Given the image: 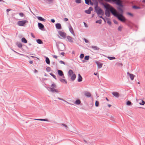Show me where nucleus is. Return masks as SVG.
Returning <instances> with one entry per match:
<instances>
[{"label":"nucleus","mask_w":145,"mask_h":145,"mask_svg":"<svg viewBox=\"0 0 145 145\" xmlns=\"http://www.w3.org/2000/svg\"><path fill=\"white\" fill-rule=\"evenodd\" d=\"M50 74L55 79H57L56 76L53 74L52 73H50Z\"/></svg>","instance_id":"nucleus-34"},{"label":"nucleus","mask_w":145,"mask_h":145,"mask_svg":"<svg viewBox=\"0 0 145 145\" xmlns=\"http://www.w3.org/2000/svg\"><path fill=\"white\" fill-rule=\"evenodd\" d=\"M118 9L121 12V13L120 14H122H122L123 12V9H122V8L121 7H119L118 8ZM118 13L119 14V13Z\"/></svg>","instance_id":"nucleus-32"},{"label":"nucleus","mask_w":145,"mask_h":145,"mask_svg":"<svg viewBox=\"0 0 145 145\" xmlns=\"http://www.w3.org/2000/svg\"><path fill=\"white\" fill-rule=\"evenodd\" d=\"M84 57V54H81L80 56V57L81 59H82Z\"/></svg>","instance_id":"nucleus-43"},{"label":"nucleus","mask_w":145,"mask_h":145,"mask_svg":"<svg viewBox=\"0 0 145 145\" xmlns=\"http://www.w3.org/2000/svg\"><path fill=\"white\" fill-rule=\"evenodd\" d=\"M52 88H56L57 86L54 83L52 84L51 86Z\"/></svg>","instance_id":"nucleus-38"},{"label":"nucleus","mask_w":145,"mask_h":145,"mask_svg":"<svg viewBox=\"0 0 145 145\" xmlns=\"http://www.w3.org/2000/svg\"><path fill=\"white\" fill-rule=\"evenodd\" d=\"M139 104L141 105H143L145 104V102L143 100L142 101V103H140Z\"/></svg>","instance_id":"nucleus-37"},{"label":"nucleus","mask_w":145,"mask_h":145,"mask_svg":"<svg viewBox=\"0 0 145 145\" xmlns=\"http://www.w3.org/2000/svg\"><path fill=\"white\" fill-rule=\"evenodd\" d=\"M85 3L88 5H89V3L91 1V0H85Z\"/></svg>","instance_id":"nucleus-35"},{"label":"nucleus","mask_w":145,"mask_h":145,"mask_svg":"<svg viewBox=\"0 0 145 145\" xmlns=\"http://www.w3.org/2000/svg\"><path fill=\"white\" fill-rule=\"evenodd\" d=\"M73 74V71L71 69H70L69 70L68 72V75L69 76H71V75H72Z\"/></svg>","instance_id":"nucleus-16"},{"label":"nucleus","mask_w":145,"mask_h":145,"mask_svg":"<svg viewBox=\"0 0 145 145\" xmlns=\"http://www.w3.org/2000/svg\"><path fill=\"white\" fill-rule=\"evenodd\" d=\"M46 57L45 61L46 63H50V61L49 58L47 57Z\"/></svg>","instance_id":"nucleus-24"},{"label":"nucleus","mask_w":145,"mask_h":145,"mask_svg":"<svg viewBox=\"0 0 145 145\" xmlns=\"http://www.w3.org/2000/svg\"><path fill=\"white\" fill-rule=\"evenodd\" d=\"M132 8H133L135 9H140L141 8L140 7L137 6L136 5H133L132 6Z\"/></svg>","instance_id":"nucleus-29"},{"label":"nucleus","mask_w":145,"mask_h":145,"mask_svg":"<svg viewBox=\"0 0 145 145\" xmlns=\"http://www.w3.org/2000/svg\"><path fill=\"white\" fill-rule=\"evenodd\" d=\"M31 35L32 37L33 38H35V35H33V33H31Z\"/></svg>","instance_id":"nucleus-51"},{"label":"nucleus","mask_w":145,"mask_h":145,"mask_svg":"<svg viewBox=\"0 0 145 145\" xmlns=\"http://www.w3.org/2000/svg\"><path fill=\"white\" fill-rule=\"evenodd\" d=\"M68 20V19L67 18H65L64 19V20L65 22H66Z\"/></svg>","instance_id":"nucleus-52"},{"label":"nucleus","mask_w":145,"mask_h":145,"mask_svg":"<svg viewBox=\"0 0 145 145\" xmlns=\"http://www.w3.org/2000/svg\"><path fill=\"white\" fill-rule=\"evenodd\" d=\"M58 33L63 38L65 39L66 38V34L64 32L60 31H58Z\"/></svg>","instance_id":"nucleus-5"},{"label":"nucleus","mask_w":145,"mask_h":145,"mask_svg":"<svg viewBox=\"0 0 145 145\" xmlns=\"http://www.w3.org/2000/svg\"><path fill=\"white\" fill-rule=\"evenodd\" d=\"M28 22V21L26 20L19 21L17 22V25L19 26H24L26 23Z\"/></svg>","instance_id":"nucleus-4"},{"label":"nucleus","mask_w":145,"mask_h":145,"mask_svg":"<svg viewBox=\"0 0 145 145\" xmlns=\"http://www.w3.org/2000/svg\"><path fill=\"white\" fill-rule=\"evenodd\" d=\"M10 9H7V10H6V11L7 12H9V11H10Z\"/></svg>","instance_id":"nucleus-61"},{"label":"nucleus","mask_w":145,"mask_h":145,"mask_svg":"<svg viewBox=\"0 0 145 145\" xmlns=\"http://www.w3.org/2000/svg\"><path fill=\"white\" fill-rule=\"evenodd\" d=\"M115 3L119 6L122 7H123V5L120 0H115Z\"/></svg>","instance_id":"nucleus-6"},{"label":"nucleus","mask_w":145,"mask_h":145,"mask_svg":"<svg viewBox=\"0 0 145 145\" xmlns=\"http://www.w3.org/2000/svg\"><path fill=\"white\" fill-rule=\"evenodd\" d=\"M114 22L116 24H118V22L115 21H114Z\"/></svg>","instance_id":"nucleus-63"},{"label":"nucleus","mask_w":145,"mask_h":145,"mask_svg":"<svg viewBox=\"0 0 145 145\" xmlns=\"http://www.w3.org/2000/svg\"><path fill=\"white\" fill-rule=\"evenodd\" d=\"M99 105V102L97 101H96L95 103V106L97 107Z\"/></svg>","instance_id":"nucleus-41"},{"label":"nucleus","mask_w":145,"mask_h":145,"mask_svg":"<svg viewBox=\"0 0 145 145\" xmlns=\"http://www.w3.org/2000/svg\"><path fill=\"white\" fill-rule=\"evenodd\" d=\"M59 62L60 63H65L64 62L61 60L59 61Z\"/></svg>","instance_id":"nucleus-55"},{"label":"nucleus","mask_w":145,"mask_h":145,"mask_svg":"<svg viewBox=\"0 0 145 145\" xmlns=\"http://www.w3.org/2000/svg\"><path fill=\"white\" fill-rule=\"evenodd\" d=\"M84 25L85 27H88V26H87V24H86V23H85L84 22Z\"/></svg>","instance_id":"nucleus-56"},{"label":"nucleus","mask_w":145,"mask_h":145,"mask_svg":"<svg viewBox=\"0 0 145 145\" xmlns=\"http://www.w3.org/2000/svg\"><path fill=\"white\" fill-rule=\"evenodd\" d=\"M90 4L92 5H93V3L91 2V1H90L89 2Z\"/></svg>","instance_id":"nucleus-58"},{"label":"nucleus","mask_w":145,"mask_h":145,"mask_svg":"<svg viewBox=\"0 0 145 145\" xmlns=\"http://www.w3.org/2000/svg\"><path fill=\"white\" fill-rule=\"evenodd\" d=\"M102 20L101 19H100L99 20L96 21L95 23H99L100 24H101L102 23Z\"/></svg>","instance_id":"nucleus-31"},{"label":"nucleus","mask_w":145,"mask_h":145,"mask_svg":"<svg viewBox=\"0 0 145 145\" xmlns=\"http://www.w3.org/2000/svg\"><path fill=\"white\" fill-rule=\"evenodd\" d=\"M57 98H58V99H59V100H63V101H64V100L63 99H61V98H60L58 97Z\"/></svg>","instance_id":"nucleus-60"},{"label":"nucleus","mask_w":145,"mask_h":145,"mask_svg":"<svg viewBox=\"0 0 145 145\" xmlns=\"http://www.w3.org/2000/svg\"><path fill=\"white\" fill-rule=\"evenodd\" d=\"M22 42L25 43H26L27 42V40L24 37H23L22 39Z\"/></svg>","instance_id":"nucleus-23"},{"label":"nucleus","mask_w":145,"mask_h":145,"mask_svg":"<svg viewBox=\"0 0 145 145\" xmlns=\"http://www.w3.org/2000/svg\"><path fill=\"white\" fill-rule=\"evenodd\" d=\"M37 42L40 44H43V42L42 40L40 39H38L37 40Z\"/></svg>","instance_id":"nucleus-26"},{"label":"nucleus","mask_w":145,"mask_h":145,"mask_svg":"<svg viewBox=\"0 0 145 145\" xmlns=\"http://www.w3.org/2000/svg\"><path fill=\"white\" fill-rule=\"evenodd\" d=\"M57 47L59 50L60 51H63L65 49L64 45L63 43H61L57 45Z\"/></svg>","instance_id":"nucleus-3"},{"label":"nucleus","mask_w":145,"mask_h":145,"mask_svg":"<svg viewBox=\"0 0 145 145\" xmlns=\"http://www.w3.org/2000/svg\"><path fill=\"white\" fill-rule=\"evenodd\" d=\"M61 54L62 55L64 56L65 55V53L63 52H62L61 53Z\"/></svg>","instance_id":"nucleus-57"},{"label":"nucleus","mask_w":145,"mask_h":145,"mask_svg":"<svg viewBox=\"0 0 145 145\" xmlns=\"http://www.w3.org/2000/svg\"><path fill=\"white\" fill-rule=\"evenodd\" d=\"M35 120L38 121H48V120L46 119H35Z\"/></svg>","instance_id":"nucleus-27"},{"label":"nucleus","mask_w":145,"mask_h":145,"mask_svg":"<svg viewBox=\"0 0 145 145\" xmlns=\"http://www.w3.org/2000/svg\"><path fill=\"white\" fill-rule=\"evenodd\" d=\"M106 19L107 20V23L109 25H111V22L109 20L110 18H106Z\"/></svg>","instance_id":"nucleus-30"},{"label":"nucleus","mask_w":145,"mask_h":145,"mask_svg":"<svg viewBox=\"0 0 145 145\" xmlns=\"http://www.w3.org/2000/svg\"><path fill=\"white\" fill-rule=\"evenodd\" d=\"M56 27L57 29H60L61 28V24L60 23H57L56 24Z\"/></svg>","instance_id":"nucleus-14"},{"label":"nucleus","mask_w":145,"mask_h":145,"mask_svg":"<svg viewBox=\"0 0 145 145\" xmlns=\"http://www.w3.org/2000/svg\"><path fill=\"white\" fill-rule=\"evenodd\" d=\"M97 65L98 68V69L101 68L102 67L103 64H97Z\"/></svg>","instance_id":"nucleus-33"},{"label":"nucleus","mask_w":145,"mask_h":145,"mask_svg":"<svg viewBox=\"0 0 145 145\" xmlns=\"http://www.w3.org/2000/svg\"><path fill=\"white\" fill-rule=\"evenodd\" d=\"M58 73L59 76H63V78H65V77L64 76L63 72L62 71L58 70Z\"/></svg>","instance_id":"nucleus-12"},{"label":"nucleus","mask_w":145,"mask_h":145,"mask_svg":"<svg viewBox=\"0 0 145 145\" xmlns=\"http://www.w3.org/2000/svg\"><path fill=\"white\" fill-rule=\"evenodd\" d=\"M81 0H76L75 2L77 3H81Z\"/></svg>","instance_id":"nucleus-44"},{"label":"nucleus","mask_w":145,"mask_h":145,"mask_svg":"<svg viewBox=\"0 0 145 145\" xmlns=\"http://www.w3.org/2000/svg\"><path fill=\"white\" fill-rule=\"evenodd\" d=\"M112 95L116 97H119V94L118 93L115 92L112 93Z\"/></svg>","instance_id":"nucleus-20"},{"label":"nucleus","mask_w":145,"mask_h":145,"mask_svg":"<svg viewBox=\"0 0 145 145\" xmlns=\"http://www.w3.org/2000/svg\"><path fill=\"white\" fill-rule=\"evenodd\" d=\"M81 103V101L79 100H76L75 102V103L76 105H79Z\"/></svg>","instance_id":"nucleus-28"},{"label":"nucleus","mask_w":145,"mask_h":145,"mask_svg":"<svg viewBox=\"0 0 145 145\" xmlns=\"http://www.w3.org/2000/svg\"><path fill=\"white\" fill-rule=\"evenodd\" d=\"M59 80L61 82L63 83H65V84H67V81L65 79L60 78H59Z\"/></svg>","instance_id":"nucleus-17"},{"label":"nucleus","mask_w":145,"mask_h":145,"mask_svg":"<svg viewBox=\"0 0 145 145\" xmlns=\"http://www.w3.org/2000/svg\"><path fill=\"white\" fill-rule=\"evenodd\" d=\"M51 22L52 23H54L55 22V20L53 19H51Z\"/></svg>","instance_id":"nucleus-53"},{"label":"nucleus","mask_w":145,"mask_h":145,"mask_svg":"<svg viewBox=\"0 0 145 145\" xmlns=\"http://www.w3.org/2000/svg\"><path fill=\"white\" fill-rule=\"evenodd\" d=\"M38 72V71L37 70H36V69H35V71H34V72L35 73H36L37 72Z\"/></svg>","instance_id":"nucleus-62"},{"label":"nucleus","mask_w":145,"mask_h":145,"mask_svg":"<svg viewBox=\"0 0 145 145\" xmlns=\"http://www.w3.org/2000/svg\"><path fill=\"white\" fill-rule=\"evenodd\" d=\"M84 40L85 41V42L86 43H88V40H87V39H86L84 38Z\"/></svg>","instance_id":"nucleus-54"},{"label":"nucleus","mask_w":145,"mask_h":145,"mask_svg":"<svg viewBox=\"0 0 145 145\" xmlns=\"http://www.w3.org/2000/svg\"><path fill=\"white\" fill-rule=\"evenodd\" d=\"M127 14L130 16H133V14L131 13H130V12H128L127 13Z\"/></svg>","instance_id":"nucleus-48"},{"label":"nucleus","mask_w":145,"mask_h":145,"mask_svg":"<svg viewBox=\"0 0 145 145\" xmlns=\"http://www.w3.org/2000/svg\"><path fill=\"white\" fill-rule=\"evenodd\" d=\"M122 27L121 26H119L118 28V30L119 31H121Z\"/></svg>","instance_id":"nucleus-45"},{"label":"nucleus","mask_w":145,"mask_h":145,"mask_svg":"<svg viewBox=\"0 0 145 145\" xmlns=\"http://www.w3.org/2000/svg\"><path fill=\"white\" fill-rule=\"evenodd\" d=\"M61 125H63V126H64V127H66V128H67V126L66 125H65V124H64L62 123V124H61Z\"/></svg>","instance_id":"nucleus-50"},{"label":"nucleus","mask_w":145,"mask_h":145,"mask_svg":"<svg viewBox=\"0 0 145 145\" xmlns=\"http://www.w3.org/2000/svg\"><path fill=\"white\" fill-rule=\"evenodd\" d=\"M48 1L50 3H52V0H48Z\"/></svg>","instance_id":"nucleus-59"},{"label":"nucleus","mask_w":145,"mask_h":145,"mask_svg":"<svg viewBox=\"0 0 145 145\" xmlns=\"http://www.w3.org/2000/svg\"><path fill=\"white\" fill-rule=\"evenodd\" d=\"M51 70V68L49 67H48L46 68V70L47 72H49Z\"/></svg>","instance_id":"nucleus-39"},{"label":"nucleus","mask_w":145,"mask_h":145,"mask_svg":"<svg viewBox=\"0 0 145 145\" xmlns=\"http://www.w3.org/2000/svg\"><path fill=\"white\" fill-rule=\"evenodd\" d=\"M102 4L104 8L106 9L105 14L106 16L110 17V12H111L112 14L116 17L121 21L123 22L126 21V19L125 18L122 14H119L116 10L113 7L108 3L105 4L103 3Z\"/></svg>","instance_id":"nucleus-1"},{"label":"nucleus","mask_w":145,"mask_h":145,"mask_svg":"<svg viewBox=\"0 0 145 145\" xmlns=\"http://www.w3.org/2000/svg\"><path fill=\"white\" fill-rule=\"evenodd\" d=\"M52 57L53 58H55V59H57V56L55 55H53Z\"/></svg>","instance_id":"nucleus-49"},{"label":"nucleus","mask_w":145,"mask_h":145,"mask_svg":"<svg viewBox=\"0 0 145 145\" xmlns=\"http://www.w3.org/2000/svg\"><path fill=\"white\" fill-rule=\"evenodd\" d=\"M16 44L19 48H21L22 47V44L21 43L17 42Z\"/></svg>","instance_id":"nucleus-25"},{"label":"nucleus","mask_w":145,"mask_h":145,"mask_svg":"<svg viewBox=\"0 0 145 145\" xmlns=\"http://www.w3.org/2000/svg\"><path fill=\"white\" fill-rule=\"evenodd\" d=\"M71 76V79L72 81L74 80L76 78V75L75 74H73Z\"/></svg>","instance_id":"nucleus-21"},{"label":"nucleus","mask_w":145,"mask_h":145,"mask_svg":"<svg viewBox=\"0 0 145 145\" xmlns=\"http://www.w3.org/2000/svg\"><path fill=\"white\" fill-rule=\"evenodd\" d=\"M89 56H86L84 57V59L86 60H88L89 58Z\"/></svg>","instance_id":"nucleus-40"},{"label":"nucleus","mask_w":145,"mask_h":145,"mask_svg":"<svg viewBox=\"0 0 145 145\" xmlns=\"http://www.w3.org/2000/svg\"><path fill=\"white\" fill-rule=\"evenodd\" d=\"M108 107H110L111 106V105H110V104H108Z\"/></svg>","instance_id":"nucleus-64"},{"label":"nucleus","mask_w":145,"mask_h":145,"mask_svg":"<svg viewBox=\"0 0 145 145\" xmlns=\"http://www.w3.org/2000/svg\"><path fill=\"white\" fill-rule=\"evenodd\" d=\"M38 26L39 28L40 29L42 30H43L44 28V25L40 23H38Z\"/></svg>","instance_id":"nucleus-10"},{"label":"nucleus","mask_w":145,"mask_h":145,"mask_svg":"<svg viewBox=\"0 0 145 145\" xmlns=\"http://www.w3.org/2000/svg\"><path fill=\"white\" fill-rule=\"evenodd\" d=\"M19 15L21 17H23L24 16V14L22 12H20L19 13Z\"/></svg>","instance_id":"nucleus-46"},{"label":"nucleus","mask_w":145,"mask_h":145,"mask_svg":"<svg viewBox=\"0 0 145 145\" xmlns=\"http://www.w3.org/2000/svg\"><path fill=\"white\" fill-rule=\"evenodd\" d=\"M37 18L40 21L45 22L46 20L45 19H44L40 16H38Z\"/></svg>","instance_id":"nucleus-19"},{"label":"nucleus","mask_w":145,"mask_h":145,"mask_svg":"<svg viewBox=\"0 0 145 145\" xmlns=\"http://www.w3.org/2000/svg\"><path fill=\"white\" fill-rule=\"evenodd\" d=\"M98 4H97L95 7V9L96 12L98 15L102 14H103V12L102 9L98 7Z\"/></svg>","instance_id":"nucleus-2"},{"label":"nucleus","mask_w":145,"mask_h":145,"mask_svg":"<svg viewBox=\"0 0 145 145\" xmlns=\"http://www.w3.org/2000/svg\"><path fill=\"white\" fill-rule=\"evenodd\" d=\"M67 39H68V41L70 42H73L74 38L69 36H67L66 37Z\"/></svg>","instance_id":"nucleus-7"},{"label":"nucleus","mask_w":145,"mask_h":145,"mask_svg":"<svg viewBox=\"0 0 145 145\" xmlns=\"http://www.w3.org/2000/svg\"><path fill=\"white\" fill-rule=\"evenodd\" d=\"M85 96L87 97H90L91 96V94L89 92L86 91L84 93Z\"/></svg>","instance_id":"nucleus-15"},{"label":"nucleus","mask_w":145,"mask_h":145,"mask_svg":"<svg viewBox=\"0 0 145 145\" xmlns=\"http://www.w3.org/2000/svg\"><path fill=\"white\" fill-rule=\"evenodd\" d=\"M48 88L50 89V91L53 93H58V90L56 89V88L50 87Z\"/></svg>","instance_id":"nucleus-9"},{"label":"nucleus","mask_w":145,"mask_h":145,"mask_svg":"<svg viewBox=\"0 0 145 145\" xmlns=\"http://www.w3.org/2000/svg\"><path fill=\"white\" fill-rule=\"evenodd\" d=\"M110 120L112 121H114V117L113 116H111L110 117Z\"/></svg>","instance_id":"nucleus-47"},{"label":"nucleus","mask_w":145,"mask_h":145,"mask_svg":"<svg viewBox=\"0 0 145 145\" xmlns=\"http://www.w3.org/2000/svg\"><path fill=\"white\" fill-rule=\"evenodd\" d=\"M82 78L80 74H78V82H80L82 81Z\"/></svg>","instance_id":"nucleus-18"},{"label":"nucleus","mask_w":145,"mask_h":145,"mask_svg":"<svg viewBox=\"0 0 145 145\" xmlns=\"http://www.w3.org/2000/svg\"><path fill=\"white\" fill-rule=\"evenodd\" d=\"M91 48L94 50H99V48L97 47V46H92Z\"/></svg>","instance_id":"nucleus-22"},{"label":"nucleus","mask_w":145,"mask_h":145,"mask_svg":"<svg viewBox=\"0 0 145 145\" xmlns=\"http://www.w3.org/2000/svg\"><path fill=\"white\" fill-rule=\"evenodd\" d=\"M108 58L110 60H112L115 59L116 58L114 57H108Z\"/></svg>","instance_id":"nucleus-36"},{"label":"nucleus","mask_w":145,"mask_h":145,"mask_svg":"<svg viewBox=\"0 0 145 145\" xmlns=\"http://www.w3.org/2000/svg\"><path fill=\"white\" fill-rule=\"evenodd\" d=\"M127 74L129 75V76L130 77L131 80H133L134 79V78L135 76H134L133 74H131L129 73V72H127Z\"/></svg>","instance_id":"nucleus-13"},{"label":"nucleus","mask_w":145,"mask_h":145,"mask_svg":"<svg viewBox=\"0 0 145 145\" xmlns=\"http://www.w3.org/2000/svg\"><path fill=\"white\" fill-rule=\"evenodd\" d=\"M93 8L91 7H90L89 9L86 10H85V12L87 14H90L91 13V11L93 10Z\"/></svg>","instance_id":"nucleus-11"},{"label":"nucleus","mask_w":145,"mask_h":145,"mask_svg":"<svg viewBox=\"0 0 145 145\" xmlns=\"http://www.w3.org/2000/svg\"><path fill=\"white\" fill-rule=\"evenodd\" d=\"M131 104L132 103H131V102L129 101H127V105H131Z\"/></svg>","instance_id":"nucleus-42"},{"label":"nucleus","mask_w":145,"mask_h":145,"mask_svg":"<svg viewBox=\"0 0 145 145\" xmlns=\"http://www.w3.org/2000/svg\"><path fill=\"white\" fill-rule=\"evenodd\" d=\"M69 30L70 31L71 33L74 36H75V35L74 33L73 29L71 26V25H69Z\"/></svg>","instance_id":"nucleus-8"}]
</instances>
